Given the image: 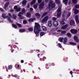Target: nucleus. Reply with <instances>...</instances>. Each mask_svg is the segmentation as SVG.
Instances as JSON below:
<instances>
[{
  "label": "nucleus",
  "mask_w": 79,
  "mask_h": 79,
  "mask_svg": "<svg viewBox=\"0 0 79 79\" xmlns=\"http://www.w3.org/2000/svg\"><path fill=\"white\" fill-rule=\"evenodd\" d=\"M41 31L40 25L38 23H35L34 27V32L36 34V37L39 35V32Z\"/></svg>",
  "instance_id": "obj_1"
},
{
  "label": "nucleus",
  "mask_w": 79,
  "mask_h": 79,
  "mask_svg": "<svg viewBox=\"0 0 79 79\" xmlns=\"http://www.w3.org/2000/svg\"><path fill=\"white\" fill-rule=\"evenodd\" d=\"M56 6V4L55 3H53V1L52 0L49 1V3L48 4V8L49 10L51 9H53L55 8Z\"/></svg>",
  "instance_id": "obj_2"
},
{
  "label": "nucleus",
  "mask_w": 79,
  "mask_h": 79,
  "mask_svg": "<svg viewBox=\"0 0 79 79\" xmlns=\"http://www.w3.org/2000/svg\"><path fill=\"white\" fill-rule=\"evenodd\" d=\"M2 17L3 18V19H6V18H7L9 22L10 23H13V21L11 20V19H10L8 16H6V14L5 13L2 14Z\"/></svg>",
  "instance_id": "obj_3"
},
{
  "label": "nucleus",
  "mask_w": 79,
  "mask_h": 79,
  "mask_svg": "<svg viewBox=\"0 0 79 79\" xmlns=\"http://www.w3.org/2000/svg\"><path fill=\"white\" fill-rule=\"evenodd\" d=\"M61 8L59 7L58 8L57 11V18H60L61 17Z\"/></svg>",
  "instance_id": "obj_4"
},
{
  "label": "nucleus",
  "mask_w": 79,
  "mask_h": 79,
  "mask_svg": "<svg viewBox=\"0 0 79 79\" xmlns=\"http://www.w3.org/2000/svg\"><path fill=\"white\" fill-rule=\"evenodd\" d=\"M73 34H76L77 33V30L76 29H71L70 31Z\"/></svg>",
  "instance_id": "obj_5"
},
{
  "label": "nucleus",
  "mask_w": 79,
  "mask_h": 79,
  "mask_svg": "<svg viewBox=\"0 0 79 79\" xmlns=\"http://www.w3.org/2000/svg\"><path fill=\"white\" fill-rule=\"evenodd\" d=\"M23 15V13L21 12H20L18 15V16L20 18V19H23L24 18V17L22 15Z\"/></svg>",
  "instance_id": "obj_6"
},
{
  "label": "nucleus",
  "mask_w": 79,
  "mask_h": 79,
  "mask_svg": "<svg viewBox=\"0 0 79 79\" xmlns=\"http://www.w3.org/2000/svg\"><path fill=\"white\" fill-rule=\"evenodd\" d=\"M45 5V3L42 2L40 5L39 6L40 9H43L44 8V7Z\"/></svg>",
  "instance_id": "obj_7"
},
{
  "label": "nucleus",
  "mask_w": 79,
  "mask_h": 79,
  "mask_svg": "<svg viewBox=\"0 0 79 79\" xmlns=\"http://www.w3.org/2000/svg\"><path fill=\"white\" fill-rule=\"evenodd\" d=\"M74 40L77 42V43H78L79 42V40L78 37L77 36H74Z\"/></svg>",
  "instance_id": "obj_8"
},
{
  "label": "nucleus",
  "mask_w": 79,
  "mask_h": 79,
  "mask_svg": "<svg viewBox=\"0 0 79 79\" xmlns=\"http://www.w3.org/2000/svg\"><path fill=\"white\" fill-rule=\"evenodd\" d=\"M10 4L9 2H7L5 4L4 6V8L5 10H6V8L8 6V5H9V4Z\"/></svg>",
  "instance_id": "obj_9"
},
{
  "label": "nucleus",
  "mask_w": 79,
  "mask_h": 79,
  "mask_svg": "<svg viewBox=\"0 0 79 79\" xmlns=\"http://www.w3.org/2000/svg\"><path fill=\"white\" fill-rule=\"evenodd\" d=\"M53 24L55 27H57L59 25V23L57 21H54L53 22Z\"/></svg>",
  "instance_id": "obj_10"
},
{
  "label": "nucleus",
  "mask_w": 79,
  "mask_h": 79,
  "mask_svg": "<svg viewBox=\"0 0 79 79\" xmlns=\"http://www.w3.org/2000/svg\"><path fill=\"white\" fill-rule=\"evenodd\" d=\"M75 21L77 24L78 25L79 24V18L78 17V15H77L75 17Z\"/></svg>",
  "instance_id": "obj_11"
},
{
  "label": "nucleus",
  "mask_w": 79,
  "mask_h": 79,
  "mask_svg": "<svg viewBox=\"0 0 79 79\" xmlns=\"http://www.w3.org/2000/svg\"><path fill=\"white\" fill-rule=\"evenodd\" d=\"M48 16H46L45 17L44 19L42 20V22H46L48 21Z\"/></svg>",
  "instance_id": "obj_12"
},
{
  "label": "nucleus",
  "mask_w": 79,
  "mask_h": 79,
  "mask_svg": "<svg viewBox=\"0 0 79 79\" xmlns=\"http://www.w3.org/2000/svg\"><path fill=\"white\" fill-rule=\"evenodd\" d=\"M52 20H50L48 21V27H50L52 26Z\"/></svg>",
  "instance_id": "obj_13"
},
{
  "label": "nucleus",
  "mask_w": 79,
  "mask_h": 79,
  "mask_svg": "<svg viewBox=\"0 0 79 79\" xmlns=\"http://www.w3.org/2000/svg\"><path fill=\"white\" fill-rule=\"evenodd\" d=\"M68 27V25L66 24L64 26H63L61 27V29H62L65 30V29H66V28H67V27Z\"/></svg>",
  "instance_id": "obj_14"
},
{
  "label": "nucleus",
  "mask_w": 79,
  "mask_h": 79,
  "mask_svg": "<svg viewBox=\"0 0 79 79\" xmlns=\"http://www.w3.org/2000/svg\"><path fill=\"white\" fill-rule=\"evenodd\" d=\"M34 20H35V18H32L30 19H29L28 21L30 23H31V22H34Z\"/></svg>",
  "instance_id": "obj_15"
},
{
  "label": "nucleus",
  "mask_w": 79,
  "mask_h": 79,
  "mask_svg": "<svg viewBox=\"0 0 79 79\" xmlns=\"http://www.w3.org/2000/svg\"><path fill=\"white\" fill-rule=\"evenodd\" d=\"M41 27L42 28V29H43V31H46L47 30V28L44 26H42Z\"/></svg>",
  "instance_id": "obj_16"
},
{
  "label": "nucleus",
  "mask_w": 79,
  "mask_h": 79,
  "mask_svg": "<svg viewBox=\"0 0 79 79\" xmlns=\"http://www.w3.org/2000/svg\"><path fill=\"white\" fill-rule=\"evenodd\" d=\"M68 40V39L67 38H65L64 39V44H67V41Z\"/></svg>",
  "instance_id": "obj_17"
},
{
  "label": "nucleus",
  "mask_w": 79,
  "mask_h": 79,
  "mask_svg": "<svg viewBox=\"0 0 79 79\" xmlns=\"http://www.w3.org/2000/svg\"><path fill=\"white\" fill-rule=\"evenodd\" d=\"M70 24L71 26H73V25H74L75 24V22L73 20H71L70 21Z\"/></svg>",
  "instance_id": "obj_18"
},
{
  "label": "nucleus",
  "mask_w": 79,
  "mask_h": 79,
  "mask_svg": "<svg viewBox=\"0 0 79 79\" xmlns=\"http://www.w3.org/2000/svg\"><path fill=\"white\" fill-rule=\"evenodd\" d=\"M35 16H37V18L38 19L40 18V15L39 13H36L35 14Z\"/></svg>",
  "instance_id": "obj_19"
},
{
  "label": "nucleus",
  "mask_w": 79,
  "mask_h": 79,
  "mask_svg": "<svg viewBox=\"0 0 79 79\" xmlns=\"http://www.w3.org/2000/svg\"><path fill=\"white\" fill-rule=\"evenodd\" d=\"M63 3H64V4L66 5H68V0H63Z\"/></svg>",
  "instance_id": "obj_20"
},
{
  "label": "nucleus",
  "mask_w": 79,
  "mask_h": 79,
  "mask_svg": "<svg viewBox=\"0 0 79 79\" xmlns=\"http://www.w3.org/2000/svg\"><path fill=\"white\" fill-rule=\"evenodd\" d=\"M74 13L75 15H77V13H79V11L77 9H75L74 10Z\"/></svg>",
  "instance_id": "obj_21"
},
{
  "label": "nucleus",
  "mask_w": 79,
  "mask_h": 79,
  "mask_svg": "<svg viewBox=\"0 0 79 79\" xmlns=\"http://www.w3.org/2000/svg\"><path fill=\"white\" fill-rule=\"evenodd\" d=\"M27 30L29 32H32L33 31V27H31L28 28Z\"/></svg>",
  "instance_id": "obj_22"
},
{
  "label": "nucleus",
  "mask_w": 79,
  "mask_h": 79,
  "mask_svg": "<svg viewBox=\"0 0 79 79\" xmlns=\"http://www.w3.org/2000/svg\"><path fill=\"white\" fill-rule=\"evenodd\" d=\"M70 45H76L77 44L73 42H70L69 43Z\"/></svg>",
  "instance_id": "obj_23"
},
{
  "label": "nucleus",
  "mask_w": 79,
  "mask_h": 79,
  "mask_svg": "<svg viewBox=\"0 0 79 79\" xmlns=\"http://www.w3.org/2000/svg\"><path fill=\"white\" fill-rule=\"evenodd\" d=\"M47 14H48V12H46L44 13L42 15V17H43V18H44V16H46V15H47Z\"/></svg>",
  "instance_id": "obj_24"
},
{
  "label": "nucleus",
  "mask_w": 79,
  "mask_h": 79,
  "mask_svg": "<svg viewBox=\"0 0 79 79\" xmlns=\"http://www.w3.org/2000/svg\"><path fill=\"white\" fill-rule=\"evenodd\" d=\"M35 2H36V0H33L31 2V5L35 4Z\"/></svg>",
  "instance_id": "obj_25"
},
{
  "label": "nucleus",
  "mask_w": 79,
  "mask_h": 79,
  "mask_svg": "<svg viewBox=\"0 0 79 79\" xmlns=\"http://www.w3.org/2000/svg\"><path fill=\"white\" fill-rule=\"evenodd\" d=\"M19 32L21 33L24 32H26V30H25V29H20L19 30Z\"/></svg>",
  "instance_id": "obj_26"
},
{
  "label": "nucleus",
  "mask_w": 79,
  "mask_h": 79,
  "mask_svg": "<svg viewBox=\"0 0 79 79\" xmlns=\"http://www.w3.org/2000/svg\"><path fill=\"white\" fill-rule=\"evenodd\" d=\"M27 18H31V15L30 13H28L27 14Z\"/></svg>",
  "instance_id": "obj_27"
},
{
  "label": "nucleus",
  "mask_w": 79,
  "mask_h": 79,
  "mask_svg": "<svg viewBox=\"0 0 79 79\" xmlns=\"http://www.w3.org/2000/svg\"><path fill=\"white\" fill-rule=\"evenodd\" d=\"M67 36H68L69 38H71V37H72V35H71V33H67Z\"/></svg>",
  "instance_id": "obj_28"
},
{
  "label": "nucleus",
  "mask_w": 79,
  "mask_h": 79,
  "mask_svg": "<svg viewBox=\"0 0 79 79\" xmlns=\"http://www.w3.org/2000/svg\"><path fill=\"white\" fill-rule=\"evenodd\" d=\"M13 76L14 77H16L17 79H20V77L19 76H18L17 74H15V75H14Z\"/></svg>",
  "instance_id": "obj_29"
},
{
  "label": "nucleus",
  "mask_w": 79,
  "mask_h": 79,
  "mask_svg": "<svg viewBox=\"0 0 79 79\" xmlns=\"http://www.w3.org/2000/svg\"><path fill=\"white\" fill-rule=\"evenodd\" d=\"M12 26L13 27H14V28H15V29H17V28H18V26H17L15 24H12Z\"/></svg>",
  "instance_id": "obj_30"
},
{
  "label": "nucleus",
  "mask_w": 79,
  "mask_h": 79,
  "mask_svg": "<svg viewBox=\"0 0 79 79\" xmlns=\"http://www.w3.org/2000/svg\"><path fill=\"white\" fill-rule=\"evenodd\" d=\"M8 68L9 70H11L12 69V68H13V65H9Z\"/></svg>",
  "instance_id": "obj_31"
},
{
  "label": "nucleus",
  "mask_w": 79,
  "mask_h": 79,
  "mask_svg": "<svg viewBox=\"0 0 79 79\" xmlns=\"http://www.w3.org/2000/svg\"><path fill=\"white\" fill-rule=\"evenodd\" d=\"M57 4H58V5L60 4V0H55Z\"/></svg>",
  "instance_id": "obj_32"
},
{
  "label": "nucleus",
  "mask_w": 79,
  "mask_h": 79,
  "mask_svg": "<svg viewBox=\"0 0 79 79\" xmlns=\"http://www.w3.org/2000/svg\"><path fill=\"white\" fill-rule=\"evenodd\" d=\"M58 40L59 41H60V42H63V38H59Z\"/></svg>",
  "instance_id": "obj_33"
},
{
  "label": "nucleus",
  "mask_w": 79,
  "mask_h": 79,
  "mask_svg": "<svg viewBox=\"0 0 79 79\" xmlns=\"http://www.w3.org/2000/svg\"><path fill=\"white\" fill-rule=\"evenodd\" d=\"M12 17L13 18H14V19H16V18H17V16H16V15L15 14H13Z\"/></svg>",
  "instance_id": "obj_34"
},
{
  "label": "nucleus",
  "mask_w": 79,
  "mask_h": 79,
  "mask_svg": "<svg viewBox=\"0 0 79 79\" xmlns=\"http://www.w3.org/2000/svg\"><path fill=\"white\" fill-rule=\"evenodd\" d=\"M71 16V13L69 12L68 15H67V16L66 17V18L68 19Z\"/></svg>",
  "instance_id": "obj_35"
},
{
  "label": "nucleus",
  "mask_w": 79,
  "mask_h": 79,
  "mask_svg": "<svg viewBox=\"0 0 79 79\" xmlns=\"http://www.w3.org/2000/svg\"><path fill=\"white\" fill-rule=\"evenodd\" d=\"M27 3V1L24 0L22 2V4L23 5H26Z\"/></svg>",
  "instance_id": "obj_36"
},
{
  "label": "nucleus",
  "mask_w": 79,
  "mask_h": 79,
  "mask_svg": "<svg viewBox=\"0 0 79 79\" xmlns=\"http://www.w3.org/2000/svg\"><path fill=\"white\" fill-rule=\"evenodd\" d=\"M16 25H17V26H18V27H22V25L20 24L17 23Z\"/></svg>",
  "instance_id": "obj_37"
},
{
  "label": "nucleus",
  "mask_w": 79,
  "mask_h": 79,
  "mask_svg": "<svg viewBox=\"0 0 79 79\" xmlns=\"http://www.w3.org/2000/svg\"><path fill=\"white\" fill-rule=\"evenodd\" d=\"M75 8H76V9H78L79 8V4H77L75 5Z\"/></svg>",
  "instance_id": "obj_38"
},
{
  "label": "nucleus",
  "mask_w": 79,
  "mask_h": 79,
  "mask_svg": "<svg viewBox=\"0 0 79 79\" xmlns=\"http://www.w3.org/2000/svg\"><path fill=\"white\" fill-rule=\"evenodd\" d=\"M58 47H59V48H62V46L61 45V44L59 43L58 44V45H57V46H58Z\"/></svg>",
  "instance_id": "obj_39"
},
{
  "label": "nucleus",
  "mask_w": 79,
  "mask_h": 79,
  "mask_svg": "<svg viewBox=\"0 0 79 79\" xmlns=\"http://www.w3.org/2000/svg\"><path fill=\"white\" fill-rule=\"evenodd\" d=\"M72 1L74 4H76L77 2V0H72Z\"/></svg>",
  "instance_id": "obj_40"
},
{
  "label": "nucleus",
  "mask_w": 79,
  "mask_h": 79,
  "mask_svg": "<svg viewBox=\"0 0 79 79\" xmlns=\"http://www.w3.org/2000/svg\"><path fill=\"white\" fill-rule=\"evenodd\" d=\"M33 6L35 9H36V8H37V6H38L37 4H35Z\"/></svg>",
  "instance_id": "obj_41"
},
{
  "label": "nucleus",
  "mask_w": 79,
  "mask_h": 79,
  "mask_svg": "<svg viewBox=\"0 0 79 79\" xmlns=\"http://www.w3.org/2000/svg\"><path fill=\"white\" fill-rule=\"evenodd\" d=\"M15 66V67L16 66H17V68L18 69H21V68H19V65L18 64H16Z\"/></svg>",
  "instance_id": "obj_42"
},
{
  "label": "nucleus",
  "mask_w": 79,
  "mask_h": 79,
  "mask_svg": "<svg viewBox=\"0 0 79 79\" xmlns=\"http://www.w3.org/2000/svg\"><path fill=\"white\" fill-rule=\"evenodd\" d=\"M16 10L17 12H19V11H21V8L19 7L18 8H17Z\"/></svg>",
  "instance_id": "obj_43"
},
{
  "label": "nucleus",
  "mask_w": 79,
  "mask_h": 79,
  "mask_svg": "<svg viewBox=\"0 0 79 79\" xmlns=\"http://www.w3.org/2000/svg\"><path fill=\"white\" fill-rule=\"evenodd\" d=\"M44 34H45V33H44V32H41V33L40 34V36H43V35H44Z\"/></svg>",
  "instance_id": "obj_44"
},
{
  "label": "nucleus",
  "mask_w": 79,
  "mask_h": 79,
  "mask_svg": "<svg viewBox=\"0 0 79 79\" xmlns=\"http://www.w3.org/2000/svg\"><path fill=\"white\" fill-rule=\"evenodd\" d=\"M8 16L11 18H12V15H11V14L10 13H9L8 14Z\"/></svg>",
  "instance_id": "obj_45"
},
{
  "label": "nucleus",
  "mask_w": 79,
  "mask_h": 79,
  "mask_svg": "<svg viewBox=\"0 0 79 79\" xmlns=\"http://www.w3.org/2000/svg\"><path fill=\"white\" fill-rule=\"evenodd\" d=\"M60 24H63V25H64V24H65V23L64 22V21L62 20L60 22Z\"/></svg>",
  "instance_id": "obj_46"
},
{
  "label": "nucleus",
  "mask_w": 79,
  "mask_h": 79,
  "mask_svg": "<svg viewBox=\"0 0 79 79\" xmlns=\"http://www.w3.org/2000/svg\"><path fill=\"white\" fill-rule=\"evenodd\" d=\"M66 33V31H62L61 32V34H65Z\"/></svg>",
  "instance_id": "obj_47"
},
{
  "label": "nucleus",
  "mask_w": 79,
  "mask_h": 79,
  "mask_svg": "<svg viewBox=\"0 0 79 79\" xmlns=\"http://www.w3.org/2000/svg\"><path fill=\"white\" fill-rule=\"evenodd\" d=\"M23 23L24 24H27V21L26 20H24Z\"/></svg>",
  "instance_id": "obj_48"
},
{
  "label": "nucleus",
  "mask_w": 79,
  "mask_h": 79,
  "mask_svg": "<svg viewBox=\"0 0 79 79\" xmlns=\"http://www.w3.org/2000/svg\"><path fill=\"white\" fill-rule=\"evenodd\" d=\"M25 9L23 8L22 10V12L23 13H25Z\"/></svg>",
  "instance_id": "obj_49"
},
{
  "label": "nucleus",
  "mask_w": 79,
  "mask_h": 79,
  "mask_svg": "<svg viewBox=\"0 0 79 79\" xmlns=\"http://www.w3.org/2000/svg\"><path fill=\"white\" fill-rule=\"evenodd\" d=\"M51 31L54 32L55 31V28H52V29L51 30Z\"/></svg>",
  "instance_id": "obj_50"
},
{
  "label": "nucleus",
  "mask_w": 79,
  "mask_h": 79,
  "mask_svg": "<svg viewBox=\"0 0 79 79\" xmlns=\"http://www.w3.org/2000/svg\"><path fill=\"white\" fill-rule=\"evenodd\" d=\"M18 6H15L14 7V9L15 10H17V9L18 8Z\"/></svg>",
  "instance_id": "obj_51"
},
{
  "label": "nucleus",
  "mask_w": 79,
  "mask_h": 79,
  "mask_svg": "<svg viewBox=\"0 0 79 79\" xmlns=\"http://www.w3.org/2000/svg\"><path fill=\"white\" fill-rule=\"evenodd\" d=\"M0 10L2 12H4L5 11V10H3L2 8H0Z\"/></svg>",
  "instance_id": "obj_52"
},
{
  "label": "nucleus",
  "mask_w": 79,
  "mask_h": 79,
  "mask_svg": "<svg viewBox=\"0 0 79 79\" xmlns=\"http://www.w3.org/2000/svg\"><path fill=\"white\" fill-rule=\"evenodd\" d=\"M52 19L54 21H56V19H57V18L56 17H53L52 18Z\"/></svg>",
  "instance_id": "obj_53"
},
{
  "label": "nucleus",
  "mask_w": 79,
  "mask_h": 79,
  "mask_svg": "<svg viewBox=\"0 0 79 79\" xmlns=\"http://www.w3.org/2000/svg\"><path fill=\"white\" fill-rule=\"evenodd\" d=\"M42 1V0H38V2L39 3H40Z\"/></svg>",
  "instance_id": "obj_54"
},
{
  "label": "nucleus",
  "mask_w": 79,
  "mask_h": 79,
  "mask_svg": "<svg viewBox=\"0 0 79 79\" xmlns=\"http://www.w3.org/2000/svg\"><path fill=\"white\" fill-rule=\"evenodd\" d=\"M73 72L72 71H70V74H71V75L72 76V77H73Z\"/></svg>",
  "instance_id": "obj_55"
},
{
  "label": "nucleus",
  "mask_w": 79,
  "mask_h": 79,
  "mask_svg": "<svg viewBox=\"0 0 79 79\" xmlns=\"http://www.w3.org/2000/svg\"><path fill=\"white\" fill-rule=\"evenodd\" d=\"M30 7V4H28L27 6V8H29Z\"/></svg>",
  "instance_id": "obj_56"
},
{
  "label": "nucleus",
  "mask_w": 79,
  "mask_h": 79,
  "mask_svg": "<svg viewBox=\"0 0 79 79\" xmlns=\"http://www.w3.org/2000/svg\"><path fill=\"white\" fill-rule=\"evenodd\" d=\"M46 69H48V68H49V66H48V64L46 65Z\"/></svg>",
  "instance_id": "obj_57"
},
{
  "label": "nucleus",
  "mask_w": 79,
  "mask_h": 79,
  "mask_svg": "<svg viewBox=\"0 0 79 79\" xmlns=\"http://www.w3.org/2000/svg\"><path fill=\"white\" fill-rule=\"evenodd\" d=\"M10 12H13L14 11V10L13 9L10 10Z\"/></svg>",
  "instance_id": "obj_58"
},
{
  "label": "nucleus",
  "mask_w": 79,
  "mask_h": 79,
  "mask_svg": "<svg viewBox=\"0 0 79 79\" xmlns=\"http://www.w3.org/2000/svg\"><path fill=\"white\" fill-rule=\"evenodd\" d=\"M30 11H33V8L32 7L30 8Z\"/></svg>",
  "instance_id": "obj_59"
},
{
  "label": "nucleus",
  "mask_w": 79,
  "mask_h": 79,
  "mask_svg": "<svg viewBox=\"0 0 79 79\" xmlns=\"http://www.w3.org/2000/svg\"><path fill=\"white\" fill-rule=\"evenodd\" d=\"M21 62L22 63H24V60H21Z\"/></svg>",
  "instance_id": "obj_60"
},
{
  "label": "nucleus",
  "mask_w": 79,
  "mask_h": 79,
  "mask_svg": "<svg viewBox=\"0 0 79 79\" xmlns=\"http://www.w3.org/2000/svg\"><path fill=\"white\" fill-rule=\"evenodd\" d=\"M48 1H49V0H45V2L46 3H48Z\"/></svg>",
  "instance_id": "obj_61"
},
{
  "label": "nucleus",
  "mask_w": 79,
  "mask_h": 79,
  "mask_svg": "<svg viewBox=\"0 0 79 79\" xmlns=\"http://www.w3.org/2000/svg\"><path fill=\"white\" fill-rule=\"evenodd\" d=\"M71 0L69 1V5H70V4H71Z\"/></svg>",
  "instance_id": "obj_62"
},
{
  "label": "nucleus",
  "mask_w": 79,
  "mask_h": 79,
  "mask_svg": "<svg viewBox=\"0 0 79 79\" xmlns=\"http://www.w3.org/2000/svg\"><path fill=\"white\" fill-rule=\"evenodd\" d=\"M37 51L38 52H40V50H36V52H37Z\"/></svg>",
  "instance_id": "obj_63"
},
{
  "label": "nucleus",
  "mask_w": 79,
  "mask_h": 79,
  "mask_svg": "<svg viewBox=\"0 0 79 79\" xmlns=\"http://www.w3.org/2000/svg\"><path fill=\"white\" fill-rule=\"evenodd\" d=\"M77 48V49L79 50V44H78V46Z\"/></svg>",
  "instance_id": "obj_64"
}]
</instances>
